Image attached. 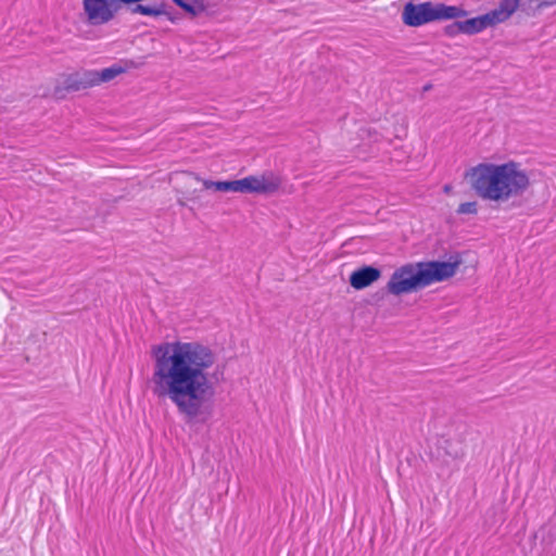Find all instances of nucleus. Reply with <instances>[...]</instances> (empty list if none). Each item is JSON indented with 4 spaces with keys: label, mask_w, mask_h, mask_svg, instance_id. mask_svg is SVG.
<instances>
[{
    "label": "nucleus",
    "mask_w": 556,
    "mask_h": 556,
    "mask_svg": "<svg viewBox=\"0 0 556 556\" xmlns=\"http://www.w3.org/2000/svg\"><path fill=\"white\" fill-rule=\"evenodd\" d=\"M380 277L381 270L379 268L363 266L351 274L349 281L354 289L362 290L372 285Z\"/></svg>",
    "instance_id": "obj_7"
},
{
    "label": "nucleus",
    "mask_w": 556,
    "mask_h": 556,
    "mask_svg": "<svg viewBox=\"0 0 556 556\" xmlns=\"http://www.w3.org/2000/svg\"><path fill=\"white\" fill-rule=\"evenodd\" d=\"M520 0H501L498 7L489 12L493 24L502 23L508 20L519 7Z\"/></svg>",
    "instance_id": "obj_9"
},
{
    "label": "nucleus",
    "mask_w": 556,
    "mask_h": 556,
    "mask_svg": "<svg viewBox=\"0 0 556 556\" xmlns=\"http://www.w3.org/2000/svg\"><path fill=\"white\" fill-rule=\"evenodd\" d=\"M556 4V0H542L539 4L540 8H548Z\"/></svg>",
    "instance_id": "obj_16"
},
{
    "label": "nucleus",
    "mask_w": 556,
    "mask_h": 556,
    "mask_svg": "<svg viewBox=\"0 0 556 556\" xmlns=\"http://www.w3.org/2000/svg\"><path fill=\"white\" fill-rule=\"evenodd\" d=\"M440 448L443 450L445 456L453 460L460 459L465 456L464 440L460 438L443 439Z\"/></svg>",
    "instance_id": "obj_11"
},
{
    "label": "nucleus",
    "mask_w": 556,
    "mask_h": 556,
    "mask_svg": "<svg viewBox=\"0 0 556 556\" xmlns=\"http://www.w3.org/2000/svg\"><path fill=\"white\" fill-rule=\"evenodd\" d=\"M93 88L89 70H78L60 74L54 81L52 94L58 100H63L68 93Z\"/></svg>",
    "instance_id": "obj_5"
},
{
    "label": "nucleus",
    "mask_w": 556,
    "mask_h": 556,
    "mask_svg": "<svg viewBox=\"0 0 556 556\" xmlns=\"http://www.w3.org/2000/svg\"><path fill=\"white\" fill-rule=\"evenodd\" d=\"M179 8H181L187 13L191 14L192 16L198 15L200 12L203 11V7L200 4H197V1L191 0H173Z\"/></svg>",
    "instance_id": "obj_13"
},
{
    "label": "nucleus",
    "mask_w": 556,
    "mask_h": 556,
    "mask_svg": "<svg viewBox=\"0 0 556 556\" xmlns=\"http://www.w3.org/2000/svg\"><path fill=\"white\" fill-rule=\"evenodd\" d=\"M459 23L463 29V34L467 35L480 33L481 30L488 28L489 26L494 25L489 13L465 21H459Z\"/></svg>",
    "instance_id": "obj_10"
},
{
    "label": "nucleus",
    "mask_w": 556,
    "mask_h": 556,
    "mask_svg": "<svg viewBox=\"0 0 556 556\" xmlns=\"http://www.w3.org/2000/svg\"><path fill=\"white\" fill-rule=\"evenodd\" d=\"M198 181H201L205 189H214L220 192H239V193H258V194H273L277 192L281 186L282 179L280 176L268 172L257 176H248L238 180L230 181H213L208 179H201L194 176Z\"/></svg>",
    "instance_id": "obj_4"
},
{
    "label": "nucleus",
    "mask_w": 556,
    "mask_h": 556,
    "mask_svg": "<svg viewBox=\"0 0 556 556\" xmlns=\"http://www.w3.org/2000/svg\"><path fill=\"white\" fill-rule=\"evenodd\" d=\"M403 22L412 27L435 21L434 4L425 2L420 4L407 3L403 10Z\"/></svg>",
    "instance_id": "obj_6"
},
{
    "label": "nucleus",
    "mask_w": 556,
    "mask_h": 556,
    "mask_svg": "<svg viewBox=\"0 0 556 556\" xmlns=\"http://www.w3.org/2000/svg\"><path fill=\"white\" fill-rule=\"evenodd\" d=\"M430 89H431V85H426V86L424 87V90H425V91H428V90H430Z\"/></svg>",
    "instance_id": "obj_17"
},
{
    "label": "nucleus",
    "mask_w": 556,
    "mask_h": 556,
    "mask_svg": "<svg viewBox=\"0 0 556 556\" xmlns=\"http://www.w3.org/2000/svg\"><path fill=\"white\" fill-rule=\"evenodd\" d=\"M130 66H134L132 61H126L125 65H122V63L114 64L111 67L103 68L101 71L89 70L91 74L92 86L96 87L100 86L101 84L112 81L117 76L126 73Z\"/></svg>",
    "instance_id": "obj_8"
},
{
    "label": "nucleus",
    "mask_w": 556,
    "mask_h": 556,
    "mask_svg": "<svg viewBox=\"0 0 556 556\" xmlns=\"http://www.w3.org/2000/svg\"><path fill=\"white\" fill-rule=\"evenodd\" d=\"M471 189L484 201L497 204L521 197L530 187L528 173L519 163H480L465 173Z\"/></svg>",
    "instance_id": "obj_2"
},
{
    "label": "nucleus",
    "mask_w": 556,
    "mask_h": 556,
    "mask_svg": "<svg viewBox=\"0 0 556 556\" xmlns=\"http://www.w3.org/2000/svg\"><path fill=\"white\" fill-rule=\"evenodd\" d=\"M444 33H445V35H447L450 37H454L458 34H463V29H462L459 21H456V22L445 26Z\"/></svg>",
    "instance_id": "obj_15"
},
{
    "label": "nucleus",
    "mask_w": 556,
    "mask_h": 556,
    "mask_svg": "<svg viewBox=\"0 0 556 556\" xmlns=\"http://www.w3.org/2000/svg\"><path fill=\"white\" fill-rule=\"evenodd\" d=\"M451 190L450 186H444V192H448Z\"/></svg>",
    "instance_id": "obj_18"
},
{
    "label": "nucleus",
    "mask_w": 556,
    "mask_h": 556,
    "mask_svg": "<svg viewBox=\"0 0 556 556\" xmlns=\"http://www.w3.org/2000/svg\"><path fill=\"white\" fill-rule=\"evenodd\" d=\"M462 263L463 261L458 254L451 256L447 262L407 263L393 271L386 286V291L389 294L400 296L434 282L445 281L456 274Z\"/></svg>",
    "instance_id": "obj_3"
},
{
    "label": "nucleus",
    "mask_w": 556,
    "mask_h": 556,
    "mask_svg": "<svg viewBox=\"0 0 556 556\" xmlns=\"http://www.w3.org/2000/svg\"><path fill=\"white\" fill-rule=\"evenodd\" d=\"M166 15L168 16V20H172V16H169V13H168V12H167V14H166Z\"/></svg>",
    "instance_id": "obj_19"
},
{
    "label": "nucleus",
    "mask_w": 556,
    "mask_h": 556,
    "mask_svg": "<svg viewBox=\"0 0 556 556\" xmlns=\"http://www.w3.org/2000/svg\"><path fill=\"white\" fill-rule=\"evenodd\" d=\"M435 21L457 20L467 16V11L460 7L446 5L444 3L434 4Z\"/></svg>",
    "instance_id": "obj_12"
},
{
    "label": "nucleus",
    "mask_w": 556,
    "mask_h": 556,
    "mask_svg": "<svg viewBox=\"0 0 556 556\" xmlns=\"http://www.w3.org/2000/svg\"><path fill=\"white\" fill-rule=\"evenodd\" d=\"M456 212L458 214H477L478 203L476 201L460 203Z\"/></svg>",
    "instance_id": "obj_14"
},
{
    "label": "nucleus",
    "mask_w": 556,
    "mask_h": 556,
    "mask_svg": "<svg viewBox=\"0 0 556 556\" xmlns=\"http://www.w3.org/2000/svg\"><path fill=\"white\" fill-rule=\"evenodd\" d=\"M151 390L159 401L175 405L186 424L206 422L213 414L215 353L199 342H163L151 348Z\"/></svg>",
    "instance_id": "obj_1"
}]
</instances>
